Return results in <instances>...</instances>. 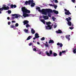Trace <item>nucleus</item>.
I'll return each instance as SVG.
<instances>
[{
    "instance_id": "obj_1",
    "label": "nucleus",
    "mask_w": 76,
    "mask_h": 76,
    "mask_svg": "<svg viewBox=\"0 0 76 76\" xmlns=\"http://www.w3.org/2000/svg\"><path fill=\"white\" fill-rule=\"evenodd\" d=\"M21 11L23 12V16L24 18L29 17L31 16V15H29L27 13H30L31 11L26 9L25 7H23L21 8Z\"/></svg>"
},
{
    "instance_id": "obj_2",
    "label": "nucleus",
    "mask_w": 76,
    "mask_h": 76,
    "mask_svg": "<svg viewBox=\"0 0 76 76\" xmlns=\"http://www.w3.org/2000/svg\"><path fill=\"white\" fill-rule=\"evenodd\" d=\"M42 15H47V13H53V10L50 9H42Z\"/></svg>"
},
{
    "instance_id": "obj_3",
    "label": "nucleus",
    "mask_w": 76,
    "mask_h": 76,
    "mask_svg": "<svg viewBox=\"0 0 76 76\" xmlns=\"http://www.w3.org/2000/svg\"><path fill=\"white\" fill-rule=\"evenodd\" d=\"M66 20L68 22L67 24L69 26H72V22L70 21L71 20H72V18L70 17H68V18H67L66 19Z\"/></svg>"
},
{
    "instance_id": "obj_4",
    "label": "nucleus",
    "mask_w": 76,
    "mask_h": 76,
    "mask_svg": "<svg viewBox=\"0 0 76 76\" xmlns=\"http://www.w3.org/2000/svg\"><path fill=\"white\" fill-rule=\"evenodd\" d=\"M3 6L1 8H0V10H7L9 9V7L8 6L6 7V6L5 5H3Z\"/></svg>"
},
{
    "instance_id": "obj_5",
    "label": "nucleus",
    "mask_w": 76,
    "mask_h": 76,
    "mask_svg": "<svg viewBox=\"0 0 76 76\" xmlns=\"http://www.w3.org/2000/svg\"><path fill=\"white\" fill-rule=\"evenodd\" d=\"M46 54L48 56H51V55H52V54H53V51H52V50H50L49 53L48 52V51H46Z\"/></svg>"
},
{
    "instance_id": "obj_6",
    "label": "nucleus",
    "mask_w": 76,
    "mask_h": 76,
    "mask_svg": "<svg viewBox=\"0 0 76 76\" xmlns=\"http://www.w3.org/2000/svg\"><path fill=\"white\" fill-rule=\"evenodd\" d=\"M33 2V1L31 0H29L28 1H26L25 2V4H26V5H28H28H30V4H31V3H32Z\"/></svg>"
},
{
    "instance_id": "obj_7",
    "label": "nucleus",
    "mask_w": 76,
    "mask_h": 76,
    "mask_svg": "<svg viewBox=\"0 0 76 76\" xmlns=\"http://www.w3.org/2000/svg\"><path fill=\"white\" fill-rule=\"evenodd\" d=\"M51 29H52V27H51L50 25H48L47 26H46V29L50 30Z\"/></svg>"
},
{
    "instance_id": "obj_8",
    "label": "nucleus",
    "mask_w": 76,
    "mask_h": 76,
    "mask_svg": "<svg viewBox=\"0 0 76 76\" xmlns=\"http://www.w3.org/2000/svg\"><path fill=\"white\" fill-rule=\"evenodd\" d=\"M42 18L44 19V20H47L49 19V17L47 15H42Z\"/></svg>"
},
{
    "instance_id": "obj_9",
    "label": "nucleus",
    "mask_w": 76,
    "mask_h": 76,
    "mask_svg": "<svg viewBox=\"0 0 76 76\" xmlns=\"http://www.w3.org/2000/svg\"><path fill=\"white\" fill-rule=\"evenodd\" d=\"M65 14L66 15H69L72 14L69 10H68L67 12H65Z\"/></svg>"
},
{
    "instance_id": "obj_10",
    "label": "nucleus",
    "mask_w": 76,
    "mask_h": 76,
    "mask_svg": "<svg viewBox=\"0 0 76 76\" xmlns=\"http://www.w3.org/2000/svg\"><path fill=\"white\" fill-rule=\"evenodd\" d=\"M70 35H66V38L68 39V41H70Z\"/></svg>"
},
{
    "instance_id": "obj_11",
    "label": "nucleus",
    "mask_w": 76,
    "mask_h": 76,
    "mask_svg": "<svg viewBox=\"0 0 76 76\" xmlns=\"http://www.w3.org/2000/svg\"><path fill=\"white\" fill-rule=\"evenodd\" d=\"M31 1H32V2H31V7H34L35 6V3H34V1L33 0H31Z\"/></svg>"
},
{
    "instance_id": "obj_12",
    "label": "nucleus",
    "mask_w": 76,
    "mask_h": 76,
    "mask_svg": "<svg viewBox=\"0 0 76 76\" xmlns=\"http://www.w3.org/2000/svg\"><path fill=\"white\" fill-rule=\"evenodd\" d=\"M23 25H26H26H27V24H28V23H29V21H28V20H26L23 22Z\"/></svg>"
},
{
    "instance_id": "obj_13",
    "label": "nucleus",
    "mask_w": 76,
    "mask_h": 76,
    "mask_svg": "<svg viewBox=\"0 0 76 76\" xmlns=\"http://www.w3.org/2000/svg\"><path fill=\"white\" fill-rule=\"evenodd\" d=\"M56 32L58 34H63V33L61 30L59 29L58 31H56Z\"/></svg>"
},
{
    "instance_id": "obj_14",
    "label": "nucleus",
    "mask_w": 76,
    "mask_h": 76,
    "mask_svg": "<svg viewBox=\"0 0 76 76\" xmlns=\"http://www.w3.org/2000/svg\"><path fill=\"white\" fill-rule=\"evenodd\" d=\"M57 45H60V47L61 48L63 47V44L61 43H60V42H58L57 44Z\"/></svg>"
},
{
    "instance_id": "obj_15",
    "label": "nucleus",
    "mask_w": 76,
    "mask_h": 76,
    "mask_svg": "<svg viewBox=\"0 0 76 76\" xmlns=\"http://www.w3.org/2000/svg\"><path fill=\"white\" fill-rule=\"evenodd\" d=\"M49 44H54V41L53 40L50 39L49 42Z\"/></svg>"
},
{
    "instance_id": "obj_16",
    "label": "nucleus",
    "mask_w": 76,
    "mask_h": 76,
    "mask_svg": "<svg viewBox=\"0 0 76 76\" xmlns=\"http://www.w3.org/2000/svg\"><path fill=\"white\" fill-rule=\"evenodd\" d=\"M38 35H39V34L38 33H36L35 34V37L36 38H38L39 37V36Z\"/></svg>"
},
{
    "instance_id": "obj_17",
    "label": "nucleus",
    "mask_w": 76,
    "mask_h": 76,
    "mask_svg": "<svg viewBox=\"0 0 76 76\" xmlns=\"http://www.w3.org/2000/svg\"><path fill=\"white\" fill-rule=\"evenodd\" d=\"M31 32L32 34H34V33H35V31L33 29H31Z\"/></svg>"
},
{
    "instance_id": "obj_18",
    "label": "nucleus",
    "mask_w": 76,
    "mask_h": 76,
    "mask_svg": "<svg viewBox=\"0 0 76 76\" xmlns=\"http://www.w3.org/2000/svg\"><path fill=\"white\" fill-rule=\"evenodd\" d=\"M53 11L54 13H55V14H56V15H57V14H58V12L57 11H56L55 10H53Z\"/></svg>"
},
{
    "instance_id": "obj_19",
    "label": "nucleus",
    "mask_w": 76,
    "mask_h": 76,
    "mask_svg": "<svg viewBox=\"0 0 76 76\" xmlns=\"http://www.w3.org/2000/svg\"><path fill=\"white\" fill-rule=\"evenodd\" d=\"M41 21L44 24H45V20L44 19H41Z\"/></svg>"
},
{
    "instance_id": "obj_20",
    "label": "nucleus",
    "mask_w": 76,
    "mask_h": 76,
    "mask_svg": "<svg viewBox=\"0 0 76 76\" xmlns=\"http://www.w3.org/2000/svg\"><path fill=\"white\" fill-rule=\"evenodd\" d=\"M52 19L53 20V21H55V20H56V18H55L54 16L52 17Z\"/></svg>"
},
{
    "instance_id": "obj_21",
    "label": "nucleus",
    "mask_w": 76,
    "mask_h": 76,
    "mask_svg": "<svg viewBox=\"0 0 76 76\" xmlns=\"http://www.w3.org/2000/svg\"><path fill=\"white\" fill-rule=\"evenodd\" d=\"M51 23L50 21H49L48 22L46 23V25H51Z\"/></svg>"
},
{
    "instance_id": "obj_22",
    "label": "nucleus",
    "mask_w": 76,
    "mask_h": 76,
    "mask_svg": "<svg viewBox=\"0 0 76 76\" xmlns=\"http://www.w3.org/2000/svg\"><path fill=\"white\" fill-rule=\"evenodd\" d=\"M31 38V36H30L28 37L26 39V40H29Z\"/></svg>"
},
{
    "instance_id": "obj_23",
    "label": "nucleus",
    "mask_w": 76,
    "mask_h": 76,
    "mask_svg": "<svg viewBox=\"0 0 76 76\" xmlns=\"http://www.w3.org/2000/svg\"><path fill=\"white\" fill-rule=\"evenodd\" d=\"M24 31L26 33H28V30H27L26 29H24Z\"/></svg>"
},
{
    "instance_id": "obj_24",
    "label": "nucleus",
    "mask_w": 76,
    "mask_h": 76,
    "mask_svg": "<svg viewBox=\"0 0 76 76\" xmlns=\"http://www.w3.org/2000/svg\"><path fill=\"white\" fill-rule=\"evenodd\" d=\"M26 28H28V27H31V26L29 25V24H27L26 25Z\"/></svg>"
},
{
    "instance_id": "obj_25",
    "label": "nucleus",
    "mask_w": 76,
    "mask_h": 76,
    "mask_svg": "<svg viewBox=\"0 0 76 76\" xmlns=\"http://www.w3.org/2000/svg\"><path fill=\"white\" fill-rule=\"evenodd\" d=\"M57 56V54L56 53H53V56L54 57H56Z\"/></svg>"
},
{
    "instance_id": "obj_26",
    "label": "nucleus",
    "mask_w": 76,
    "mask_h": 76,
    "mask_svg": "<svg viewBox=\"0 0 76 76\" xmlns=\"http://www.w3.org/2000/svg\"><path fill=\"white\" fill-rule=\"evenodd\" d=\"M10 28H15V26H14V25H11L10 26Z\"/></svg>"
},
{
    "instance_id": "obj_27",
    "label": "nucleus",
    "mask_w": 76,
    "mask_h": 76,
    "mask_svg": "<svg viewBox=\"0 0 76 76\" xmlns=\"http://www.w3.org/2000/svg\"><path fill=\"white\" fill-rule=\"evenodd\" d=\"M51 14L50 13H48V16H49V17H51Z\"/></svg>"
},
{
    "instance_id": "obj_28",
    "label": "nucleus",
    "mask_w": 76,
    "mask_h": 76,
    "mask_svg": "<svg viewBox=\"0 0 76 76\" xmlns=\"http://www.w3.org/2000/svg\"><path fill=\"white\" fill-rule=\"evenodd\" d=\"M45 39V37H43L41 39V40L42 41H43Z\"/></svg>"
},
{
    "instance_id": "obj_29",
    "label": "nucleus",
    "mask_w": 76,
    "mask_h": 76,
    "mask_svg": "<svg viewBox=\"0 0 76 76\" xmlns=\"http://www.w3.org/2000/svg\"><path fill=\"white\" fill-rule=\"evenodd\" d=\"M10 7H11V8H12V9H13L14 7L13 5V4H11L10 6Z\"/></svg>"
},
{
    "instance_id": "obj_30",
    "label": "nucleus",
    "mask_w": 76,
    "mask_h": 76,
    "mask_svg": "<svg viewBox=\"0 0 76 76\" xmlns=\"http://www.w3.org/2000/svg\"><path fill=\"white\" fill-rule=\"evenodd\" d=\"M8 13H9V14H10V13H12V11H11L8 10Z\"/></svg>"
},
{
    "instance_id": "obj_31",
    "label": "nucleus",
    "mask_w": 76,
    "mask_h": 76,
    "mask_svg": "<svg viewBox=\"0 0 76 76\" xmlns=\"http://www.w3.org/2000/svg\"><path fill=\"white\" fill-rule=\"evenodd\" d=\"M45 46H46L47 47H49V46L48 45V44H45Z\"/></svg>"
},
{
    "instance_id": "obj_32",
    "label": "nucleus",
    "mask_w": 76,
    "mask_h": 76,
    "mask_svg": "<svg viewBox=\"0 0 76 76\" xmlns=\"http://www.w3.org/2000/svg\"><path fill=\"white\" fill-rule=\"evenodd\" d=\"M15 18H16V19H18V15L16 14V15L15 17Z\"/></svg>"
},
{
    "instance_id": "obj_33",
    "label": "nucleus",
    "mask_w": 76,
    "mask_h": 76,
    "mask_svg": "<svg viewBox=\"0 0 76 76\" xmlns=\"http://www.w3.org/2000/svg\"><path fill=\"white\" fill-rule=\"evenodd\" d=\"M18 26H19V24L18 23H16L15 24V26H16V27H18Z\"/></svg>"
},
{
    "instance_id": "obj_34",
    "label": "nucleus",
    "mask_w": 76,
    "mask_h": 76,
    "mask_svg": "<svg viewBox=\"0 0 76 76\" xmlns=\"http://www.w3.org/2000/svg\"><path fill=\"white\" fill-rule=\"evenodd\" d=\"M62 54V52H61L59 53V56H61V55Z\"/></svg>"
},
{
    "instance_id": "obj_35",
    "label": "nucleus",
    "mask_w": 76,
    "mask_h": 76,
    "mask_svg": "<svg viewBox=\"0 0 76 76\" xmlns=\"http://www.w3.org/2000/svg\"><path fill=\"white\" fill-rule=\"evenodd\" d=\"M53 7H54V8H55V9H57V5L55 6V5H54V6H53Z\"/></svg>"
},
{
    "instance_id": "obj_36",
    "label": "nucleus",
    "mask_w": 76,
    "mask_h": 76,
    "mask_svg": "<svg viewBox=\"0 0 76 76\" xmlns=\"http://www.w3.org/2000/svg\"><path fill=\"white\" fill-rule=\"evenodd\" d=\"M38 10L39 12H42V10H40V9H39Z\"/></svg>"
},
{
    "instance_id": "obj_37",
    "label": "nucleus",
    "mask_w": 76,
    "mask_h": 76,
    "mask_svg": "<svg viewBox=\"0 0 76 76\" xmlns=\"http://www.w3.org/2000/svg\"><path fill=\"white\" fill-rule=\"evenodd\" d=\"M49 6H52V7H54V5H53L52 4H49Z\"/></svg>"
},
{
    "instance_id": "obj_38",
    "label": "nucleus",
    "mask_w": 76,
    "mask_h": 76,
    "mask_svg": "<svg viewBox=\"0 0 76 76\" xmlns=\"http://www.w3.org/2000/svg\"><path fill=\"white\" fill-rule=\"evenodd\" d=\"M40 7H36V9L37 10H39V9H40Z\"/></svg>"
},
{
    "instance_id": "obj_39",
    "label": "nucleus",
    "mask_w": 76,
    "mask_h": 76,
    "mask_svg": "<svg viewBox=\"0 0 76 76\" xmlns=\"http://www.w3.org/2000/svg\"><path fill=\"white\" fill-rule=\"evenodd\" d=\"M17 14H12V15L13 16H16V15Z\"/></svg>"
},
{
    "instance_id": "obj_40",
    "label": "nucleus",
    "mask_w": 76,
    "mask_h": 76,
    "mask_svg": "<svg viewBox=\"0 0 76 76\" xmlns=\"http://www.w3.org/2000/svg\"><path fill=\"white\" fill-rule=\"evenodd\" d=\"M33 51H37V49L36 48H34L33 49Z\"/></svg>"
},
{
    "instance_id": "obj_41",
    "label": "nucleus",
    "mask_w": 76,
    "mask_h": 76,
    "mask_svg": "<svg viewBox=\"0 0 76 76\" xmlns=\"http://www.w3.org/2000/svg\"><path fill=\"white\" fill-rule=\"evenodd\" d=\"M71 1L73 2V3H75V0H71Z\"/></svg>"
},
{
    "instance_id": "obj_42",
    "label": "nucleus",
    "mask_w": 76,
    "mask_h": 76,
    "mask_svg": "<svg viewBox=\"0 0 76 76\" xmlns=\"http://www.w3.org/2000/svg\"><path fill=\"white\" fill-rule=\"evenodd\" d=\"M40 52V53H39ZM38 53H38V54H41V51H39L38 52Z\"/></svg>"
},
{
    "instance_id": "obj_43",
    "label": "nucleus",
    "mask_w": 76,
    "mask_h": 76,
    "mask_svg": "<svg viewBox=\"0 0 76 76\" xmlns=\"http://www.w3.org/2000/svg\"><path fill=\"white\" fill-rule=\"evenodd\" d=\"M62 53H66V50L62 51Z\"/></svg>"
},
{
    "instance_id": "obj_44",
    "label": "nucleus",
    "mask_w": 76,
    "mask_h": 76,
    "mask_svg": "<svg viewBox=\"0 0 76 76\" xmlns=\"http://www.w3.org/2000/svg\"><path fill=\"white\" fill-rule=\"evenodd\" d=\"M53 26L54 28H56L57 27V25H54Z\"/></svg>"
},
{
    "instance_id": "obj_45",
    "label": "nucleus",
    "mask_w": 76,
    "mask_h": 76,
    "mask_svg": "<svg viewBox=\"0 0 76 76\" xmlns=\"http://www.w3.org/2000/svg\"><path fill=\"white\" fill-rule=\"evenodd\" d=\"M69 29H71V30H72V29H73V28L72 27H69Z\"/></svg>"
},
{
    "instance_id": "obj_46",
    "label": "nucleus",
    "mask_w": 76,
    "mask_h": 76,
    "mask_svg": "<svg viewBox=\"0 0 76 76\" xmlns=\"http://www.w3.org/2000/svg\"><path fill=\"white\" fill-rule=\"evenodd\" d=\"M32 43H29V46H31V45H32Z\"/></svg>"
},
{
    "instance_id": "obj_47",
    "label": "nucleus",
    "mask_w": 76,
    "mask_h": 76,
    "mask_svg": "<svg viewBox=\"0 0 76 76\" xmlns=\"http://www.w3.org/2000/svg\"><path fill=\"white\" fill-rule=\"evenodd\" d=\"M64 11L65 12H67V11H68V10H67L66 9H64Z\"/></svg>"
},
{
    "instance_id": "obj_48",
    "label": "nucleus",
    "mask_w": 76,
    "mask_h": 76,
    "mask_svg": "<svg viewBox=\"0 0 76 76\" xmlns=\"http://www.w3.org/2000/svg\"><path fill=\"white\" fill-rule=\"evenodd\" d=\"M8 25H10V22H8Z\"/></svg>"
},
{
    "instance_id": "obj_49",
    "label": "nucleus",
    "mask_w": 76,
    "mask_h": 76,
    "mask_svg": "<svg viewBox=\"0 0 76 76\" xmlns=\"http://www.w3.org/2000/svg\"><path fill=\"white\" fill-rule=\"evenodd\" d=\"M16 5H14V8H16Z\"/></svg>"
},
{
    "instance_id": "obj_50",
    "label": "nucleus",
    "mask_w": 76,
    "mask_h": 76,
    "mask_svg": "<svg viewBox=\"0 0 76 76\" xmlns=\"http://www.w3.org/2000/svg\"><path fill=\"white\" fill-rule=\"evenodd\" d=\"M12 23H15V22H16V21H12Z\"/></svg>"
},
{
    "instance_id": "obj_51",
    "label": "nucleus",
    "mask_w": 76,
    "mask_h": 76,
    "mask_svg": "<svg viewBox=\"0 0 76 76\" xmlns=\"http://www.w3.org/2000/svg\"><path fill=\"white\" fill-rule=\"evenodd\" d=\"M55 0V3H58V1L57 0Z\"/></svg>"
},
{
    "instance_id": "obj_52",
    "label": "nucleus",
    "mask_w": 76,
    "mask_h": 76,
    "mask_svg": "<svg viewBox=\"0 0 76 76\" xmlns=\"http://www.w3.org/2000/svg\"><path fill=\"white\" fill-rule=\"evenodd\" d=\"M15 17H12V20H14V19H15Z\"/></svg>"
},
{
    "instance_id": "obj_53",
    "label": "nucleus",
    "mask_w": 76,
    "mask_h": 76,
    "mask_svg": "<svg viewBox=\"0 0 76 76\" xmlns=\"http://www.w3.org/2000/svg\"><path fill=\"white\" fill-rule=\"evenodd\" d=\"M61 38L62 39H64V37L63 36H61Z\"/></svg>"
},
{
    "instance_id": "obj_54",
    "label": "nucleus",
    "mask_w": 76,
    "mask_h": 76,
    "mask_svg": "<svg viewBox=\"0 0 76 76\" xmlns=\"http://www.w3.org/2000/svg\"><path fill=\"white\" fill-rule=\"evenodd\" d=\"M7 19L8 20H9V19H10V18H9V17H8L7 18Z\"/></svg>"
},
{
    "instance_id": "obj_55",
    "label": "nucleus",
    "mask_w": 76,
    "mask_h": 76,
    "mask_svg": "<svg viewBox=\"0 0 76 76\" xmlns=\"http://www.w3.org/2000/svg\"><path fill=\"white\" fill-rule=\"evenodd\" d=\"M37 43L38 44V45H39V44H40V43L39 42H37Z\"/></svg>"
},
{
    "instance_id": "obj_56",
    "label": "nucleus",
    "mask_w": 76,
    "mask_h": 76,
    "mask_svg": "<svg viewBox=\"0 0 76 76\" xmlns=\"http://www.w3.org/2000/svg\"><path fill=\"white\" fill-rule=\"evenodd\" d=\"M36 39V38L35 37H34V38L33 39Z\"/></svg>"
},
{
    "instance_id": "obj_57",
    "label": "nucleus",
    "mask_w": 76,
    "mask_h": 76,
    "mask_svg": "<svg viewBox=\"0 0 76 76\" xmlns=\"http://www.w3.org/2000/svg\"><path fill=\"white\" fill-rule=\"evenodd\" d=\"M18 18L19 17H20V15H18Z\"/></svg>"
},
{
    "instance_id": "obj_58",
    "label": "nucleus",
    "mask_w": 76,
    "mask_h": 76,
    "mask_svg": "<svg viewBox=\"0 0 76 76\" xmlns=\"http://www.w3.org/2000/svg\"><path fill=\"white\" fill-rule=\"evenodd\" d=\"M53 25L52 24L51 26V28H52V27H53Z\"/></svg>"
},
{
    "instance_id": "obj_59",
    "label": "nucleus",
    "mask_w": 76,
    "mask_h": 76,
    "mask_svg": "<svg viewBox=\"0 0 76 76\" xmlns=\"http://www.w3.org/2000/svg\"><path fill=\"white\" fill-rule=\"evenodd\" d=\"M46 44H48V43L47 42H46Z\"/></svg>"
},
{
    "instance_id": "obj_60",
    "label": "nucleus",
    "mask_w": 76,
    "mask_h": 76,
    "mask_svg": "<svg viewBox=\"0 0 76 76\" xmlns=\"http://www.w3.org/2000/svg\"><path fill=\"white\" fill-rule=\"evenodd\" d=\"M1 13V11H0V14Z\"/></svg>"
},
{
    "instance_id": "obj_61",
    "label": "nucleus",
    "mask_w": 76,
    "mask_h": 76,
    "mask_svg": "<svg viewBox=\"0 0 76 76\" xmlns=\"http://www.w3.org/2000/svg\"><path fill=\"white\" fill-rule=\"evenodd\" d=\"M33 42H35V41H33Z\"/></svg>"
},
{
    "instance_id": "obj_62",
    "label": "nucleus",
    "mask_w": 76,
    "mask_h": 76,
    "mask_svg": "<svg viewBox=\"0 0 76 76\" xmlns=\"http://www.w3.org/2000/svg\"><path fill=\"white\" fill-rule=\"evenodd\" d=\"M72 26H73V24H72Z\"/></svg>"
},
{
    "instance_id": "obj_63",
    "label": "nucleus",
    "mask_w": 76,
    "mask_h": 76,
    "mask_svg": "<svg viewBox=\"0 0 76 76\" xmlns=\"http://www.w3.org/2000/svg\"><path fill=\"white\" fill-rule=\"evenodd\" d=\"M75 7H76V6Z\"/></svg>"
}]
</instances>
